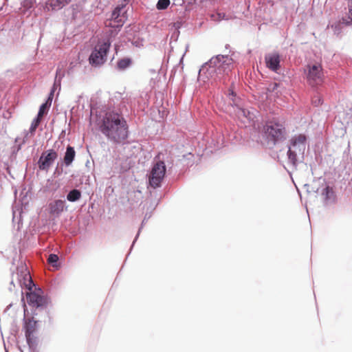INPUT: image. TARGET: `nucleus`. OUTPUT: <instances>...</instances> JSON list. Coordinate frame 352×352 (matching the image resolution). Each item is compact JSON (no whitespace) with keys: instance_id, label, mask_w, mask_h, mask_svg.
<instances>
[{"instance_id":"obj_1","label":"nucleus","mask_w":352,"mask_h":352,"mask_svg":"<svg viewBox=\"0 0 352 352\" xmlns=\"http://www.w3.org/2000/svg\"><path fill=\"white\" fill-rule=\"evenodd\" d=\"M100 131L108 140L120 142L128 136V126L125 120L118 113L109 112L98 121Z\"/></svg>"},{"instance_id":"obj_2","label":"nucleus","mask_w":352,"mask_h":352,"mask_svg":"<svg viewBox=\"0 0 352 352\" xmlns=\"http://www.w3.org/2000/svg\"><path fill=\"white\" fill-rule=\"evenodd\" d=\"M233 68V60L229 56L217 55L205 63L199 71V79L204 82L221 81Z\"/></svg>"},{"instance_id":"obj_3","label":"nucleus","mask_w":352,"mask_h":352,"mask_svg":"<svg viewBox=\"0 0 352 352\" xmlns=\"http://www.w3.org/2000/svg\"><path fill=\"white\" fill-rule=\"evenodd\" d=\"M228 96L232 102L234 113L243 126L246 127L254 125L257 111L252 108H246L243 100L237 97L233 91H230Z\"/></svg>"},{"instance_id":"obj_4","label":"nucleus","mask_w":352,"mask_h":352,"mask_svg":"<svg viewBox=\"0 0 352 352\" xmlns=\"http://www.w3.org/2000/svg\"><path fill=\"white\" fill-rule=\"evenodd\" d=\"M307 147V137L304 134H296L289 140L287 157L289 163L294 167L297 165L300 157L302 158Z\"/></svg>"},{"instance_id":"obj_5","label":"nucleus","mask_w":352,"mask_h":352,"mask_svg":"<svg viewBox=\"0 0 352 352\" xmlns=\"http://www.w3.org/2000/svg\"><path fill=\"white\" fill-rule=\"evenodd\" d=\"M110 46L111 41L109 38L99 40L89 57L90 65L93 67H99L103 65L107 60V54Z\"/></svg>"},{"instance_id":"obj_6","label":"nucleus","mask_w":352,"mask_h":352,"mask_svg":"<svg viewBox=\"0 0 352 352\" xmlns=\"http://www.w3.org/2000/svg\"><path fill=\"white\" fill-rule=\"evenodd\" d=\"M265 133L273 144L283 139L286 134L285 124L277 120L270 121L265 126Z\"/></svg>"},{"instance_id":"obj_7","label":"nucleus","mask_w":352,"mask_h":352,"mask_svg":"<svg viewBox=\"0 0 352 352\" xmlns=\"http://www.w3.org/2000/svg\"><path fill=\"white\" fill-rule=\"evenodd\" d=\"M305 74L307 82L311 86L322 83L324 78V73L320 64L310 63L305 69Z\"/></svg>"},{"instance_id":"obj_8","label":"nucleus","mask_w":352,"mask_h":352,"mask_svg":"<svg viewBox=\"0 0 352 352\" xmlns=\"http://www.w3.org/2000/svg\"><path fill=\"white\" fill-rule=\"evenodd\" d=\"M166 170L164 162L158 161L154 164L148 175V183L152 188H156L161 186Z\"/></svg>"},{"instance_id":"obj_9","label":"nucleus","mask_w":352,"mask_h":352,"mask_svg":"<svg viewBox=\"0 0 352 352\" xmlns=\"http://www.w3.org/2000/svg\"><path fill=\"white\" fill-rule=\"evenodd\" d=\"M37 322L34 319H25L24 329L27 343L30 350L34 351L37 344V338L35 336L37 330Z\"/></svg>"},{"instance_id":"obj_10","label":"nucleus","mask_w":352,"mask_h":352,"mask_svg":"<svg viewBox=\"0 0 352 352\" xmlns=\"http://www.w3.org/2000/svg\"><path fill=\"white\" fill-rule=\"evenodd\" d=\"M322 182L321 188L312 186L311 190L307 188V191L309 192H314L320 193L322 196L324 204L326 206L334 204L336 200L335 192L331 188L327 185L324 179L322 180Z\"/></svg>"},{"instance_id":"obj_11","label":"nucleus","mask_w":352,"mask_h":352,"mask_svg":"<svg viewBox=\"0 0 352 352\" xmlns=\"http://www.w3.org/2000/svg\"><path fill=\"white\" fill-rule=\"evenodd\" d=\"M63 76H64V74L62 73L60 69H58L56 71V75L53 87L52 89V91L50 92L49 98H48L47 101L46 102L42 104L39 108V111H38L36 118H39L41 120V118L43 117V116L45 113L46 109L51 105V102H52L51 97L54 95L55 90L57 88H58L59 89H60V80Z\"/></svg>"},{"instance_id":"obj_12","label":"nucleus","mask_w":352,"mask_h":352,"mask_svg":"<svg viewBox=\"0 0 352 352\" xmlns=\"http://www.w3.org/2000/svg\"><path fill=\"white\" fill-rule=\"evenodd\" d=\"M18 284L22 287H25L28 290H32L34 284L31 278L30 272L28 271L26 267L21 266L17 269L16 274Z\"/></svg>"},{"instance_id":"obj_13","label":"nucleus","mask_w":352,"mask_h":352,"mask_svg":"<svg viewBox=\"0 0 352 352\" xmlns=\"http://www.w3.org/2000/svg\"><path fill=\"white\" fill-rule=\"evenodd\" d=\"M57 157L58 153L53 149L43 153L38 162L39 168L47 171Z\"/></svg>"},{"instance_id":"obj_14","label":"nucleus","mask_w":352,"mask_h":352,"mask_svg":"<svg viewBox=\"0 0 352 352\" xmlns=\"http://www.w3.org/2000/svg\"><path fill=\"white\" fill-rule=\"evenodd\" d=\"M26 298L28 304L33 307H43L45 305L47 300L41 295V290L28 292Z\"/></svg>"},{"instance_id":"obj_15","label":"nucleus","mask_w":352,"mask_h":352,"mask_svg":"<svg viewBox=\"0 0 352 352\" xmlns=\"http://www.w3.org/2000/svg\"><path fill=\"white\" fill-rule=\"evenodd\" d=\"M124 6V5H122V6H118L115 8L111 14V19L105 23L107 26L120 28L123 25L124 16H121L120 13Z\"/></svg>"},{"instance_id":"obj_16","label":"nucleus","mask_w":352,"mask_h":352,"mask_svg":"<svg viewBox=\"0 0 352 352\" xmlns=\"http://www.w3.org/2000/svg\"><path fill=\"white\" fill-rule=\"evenodd\" d=\"M266 66L273 72H278L280 67V56L277 53L268 54L265 57Z\"/></svg>"},{"instance_id":"obj_17","label":"nucleus","mask_w":352,"mask_h":352,"mask_svg":"<svg viewBox=\"0 0 352 352\" xmlns=\"http://www.w3.org/2000/svg\"><path fill=\"white\" fill-rule=\"evenodd\" d=\"M65 208V201L60 199L55 200L49 204L50 213L56 217H59Z\"/></svg>"},{"instance_id":"obj_18","label":"nucleus","mask_w":352,"mask_h":352,"mask_svg":"<svg viewBox=\"0 0 352 352\" xmlns=\"http://www.w3.org/2000/svg\"><path fill=\"white\" fill-rule=\"evenodd\" d=\"M72 1V0H50L46 3V7L48 10L57 11Z\"/></svg>"},{"instance_id":"obj_19","label":"nucleus","mask_w":352,"mask_h":352,"mask_svg":"<svg viewBox=\"0 0 352 352\" xmlns=\"http://www.w3.org/2000/svg\"><path fill=\"white\" fill-rule=\"evenodd\" d=\"M40 122L41 120L39 118H36L33 120V121L31 123V126L29 129V131L25 133V134L21 144H25L28 141L29 135L33 136L34 135L35 131L38 124H40Z\"/></svg>"},{"instance_id":"obj_20","label":"nucleus","mask_w":352,"mask_h":352,"mask_svg":"<svg viewBox=\"0 0 352 352\" xmlns=\"http://www.w3.org/2000/svg\"><path fill=\"white\" fill-rule=\"evenodd\" d=\"M76 152L72 146H68L64 156V163L66 166H69L74 161Z\"/></svg>"},{"instance_id":"obj_21","label":"nucleus","mask_w":352,"mask_h":352,"mask_svg":"<svg viewBox=\"0 0 352 352\" xmlns=\"http://www.w3.org/2000/svg\"><path fill=\"white\" fill-rule=\"evenodd\" d=\"M132 64V60L130 58H123L118 60L117 68L119 70H124L129 67Z\"/></svg>"},{"instance_id":"obj_22","label":"nucleus","mask_w":352,"mask_h":352,"mask_svg":"<svg viewBox=\"0 0 352 352\" xmlns=\"http://www.w3.org/2000/svg\"><path fill=\"white\" fill-rule=\"evenodd\" d=\"M81 197V192L77 189L72 190L67 195V199L69 201L74 202L79 200Z\"/></svg>"},{"instance_id":"obj_23","label":"nucleus","mask_w":352,"mask_h":352,"mask_svg":"<svg viewBox=\"0 0 352 352\" xmlns=\"http://www.w3.org/2000/svg\"><path fill=\"white\" fill-rule=\"evenodd\" d=\"M211 18L214 21H221L222 20H228L229 16H226L224 12H217L211 14Z\"/></svg>"},{"instance_id":"obj_24","label":"nucleus","mask_w":352,"mask_h":352,"mask_svg":"<svg viewBox=\"0 0 352 352\" xmlns=\"http://www.w3.org/2000/svg\"><path fill=\"white\" fill-rule=\"evenodd\" d=\"M170 5V0H158L156 8L159 10L166 9Z\"/></svg>"},{"instance_id":"obj_25","label":"nucleus","mask_w":352,"mask_h":352,"mask_svg":"<svg viewBox=\"0 0 352 352\" xmlns=\"http://www.w3.org/2000/svg\"><path fill=\"white\" fill-rule=\"evenodd\" d=\"M58 261V256L56 254H51L49 255L47 261L53 267H57V263Z\"/></svg>"},{"instance_id":"obj_26","label":"nucleus","mask_w":352,"mask_h":352,"mask_svg":"<svg viewBox=\"0 0 352 352\" xmlns=\"http://www.w3.org/2000/svg\"><path fill=\"white\" fill-rule=\"evenodd\" d=\"M352 21V2L349 4V16L347 19H343V23L349 25Z\"/></svg>"},{"instance_id":"obj_27","label":"nucleus","mask_w":352,"mask_h":352,"mask_svg":"<svg viewBox=\"0 0 352 352\" xmlns=\"http://www.w3.org/2000/svg\"><path fill=\"white\" fill-rule=\"evenodd\" d=\"M280 86V84L278 82H274L269 85V87L267 88L268 91H276L278 87Z\"/></svg>"},{"instance_id":"obj_28","label":"nucleus","mask_w":352,"mask_h":352,"mask_svg":"<svg viewBox=\"0 0 352 352\" xmlns=\"http://www.w3.org/2000/svg\"><path fill=\"white\" fill-rule=\"evenodd\" d=\"M312 102L315 106H318L320 104H321V100L320 98H318L316 99H314Z\"/></svg>"},{"instance_id":"obj_29","label":"nucleus","mask_w":352,"mask_h":352,"mask_svg":"<svg viewBox=\"0 0 352 352\" xmlns=\"http://www.w3.org/2000/svg\"><path fill=\"white\" fill-rule=\"evenodd\" d=\"M280 1H281L282 3H287V2H289L290 0H279Z\"/></svg>"},{"instance_id":"obj_30","label":"nucleus","mask_w":352,"mask_h":352,"mask_svg":"<svg viewBox=\"0 0 352 352\" xmlns=\"http://www.w3.org/2000/svg\"><path fill=\"white\" fill-rule=\"evenodd\" d=\"M138 235H139V233H138V234H137V236H136V237H135V240L133 241L132 246L134 245V243H135V241H136V239H137V238H138Z\"/></svg>"},{"instance_id":"obj_31","label":"nucleus","mask_w":352,"mask_h":352,"mask_svg":"<svg viewBox=\"0 0 352 352\" xmlns=\"http://www.w3.org/2000/svg\"><path fill=\"white\" fill-rule=\"evenodd\" d=\"M222 144H223V143H221V144L217 145V147H220Z\"/></svg>"},{"instance_id":"obj_32","label":"nucleus","mask_w":352,"mask_h":352,"mask_svg":"<svg viewBox=\"0 0 352 352\" xmlns=\"http://www.w3.org/2000/svg\"><path fill=\"white\" fill-rule=\"evenodd\" d=\"M11 284L14 285V281L13 280L11 281Z\"/></svg>"},{"instance_id":"obj_33","label":"nucleus","mask_w":352,"mask_h":352,"mask_svg":"<svg viewBox=\"0 0 352 352\" xmlns=\"http://www.w3.org/2000/svg\"><path fill=\"white\" fill-rule=\"evenodd\" d=\"M6 352H8V351H6Z\"/></svg>"}]
</instances>
